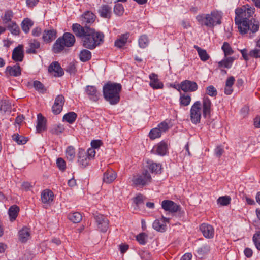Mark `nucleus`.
Returning a JSON list of instances; mask_svg holds the SVG:
<instances>
[{"instance_id": "1", "label": "nucleus", "mask_w": 260, "mask_h": 260, "mask_svg": "<svg viewBox=\"0 0 260 260\" xmlns=\"http://www.w3.org/2000/svg\"><path fill=\"white\" fill-rule=\"evenodd\" d=\"M72 30L77 37L81 39L82 46L85 48L93 50L104 42V33L89 26H82L78 23H74Z\"/></svg>"}, {"instance_id": "2", "label": "nucleus", "mask_w": 260, "mask_h": 260, "mask_svg": "<svg viewBox=\"0 0 260 260\" xmlns=\"http://www.w3.org/2000/svg\"><path fill=\"white\" fill-rule=\"evenodd\" d=\"M121 90L122 85L120 83L108 81L103 87V96L110 105H115L120 102Z\"/></svg>"}, {"instance_id": "3", "label": "nucleus", "mask_w": 260, "mask_h": 260, "mask_svg": "<svg viewBox=\"0 0 260 260\" xmlns=\"http://www.w3.org/2000/svg\"><path fill=\"white\" fill-rule=\"evenodd\" d=\"M223 13L222 11L214 10L208 14H203L196 16V19L201 26L214 28L222 23Z\"/></svg>"}, {"instance_id": "4", "label": "nucleus", "mask_w": 260, "mask_h": 260, "mask_svg": "<svg viewBox=\"0 0 260 260\" xmlns=\"http://www.w3.org/2000/svg\"><path fill=\"white\" fill-rule=\"evenodd\" d=\"M235 24L238 26L240 33L246 34L250 28L249 17H247L246 7L243 6L235 9Z\"/></svg>"}, {"instance_id": "5", "label": "nucleus", "mask_w": 260, "mask_h": 260, "mask_svg": "<svg viewBox=\"0 0 260 260\" xmlns=\"http://www.w3.org/2000/svg\"><path fill=\"white\" fill-rule=\"evenodd\" d=\"M76 39L74 35L70 32H65L62 37H59L52 47L55 53H59L63 51L65 47H71L74 45Z\"/></svg>"}, {"instance_id": "6", "label": "nucleus", "mask_w": 260, "mask_h": 260, "mask_svg": "<svg viewBox=\"0 0 260 260\" xmlns=\"http://www.w3.org/2000/svg\"><path fill=\"white\" fill-rule=\"evenodd\" d=\"M202 111L201 109V102L196 101L191 106L190 109V120L194 124L201 122Z\"/></svg>"}, {"instance_id": "7", "label": "nucleus", "mask_w": 260, "mask_h": 260, "mask_svg": "<svg viewBox=\"0 0 260 260\" xmlns=\"http://www.w3.org/2000/svg\"><path fill=\"white\" fill-rule=\"evenodd\" d=\"M169 126L166 121H164L158 124L157 126L150 130L148 136L151 140H155L161 137L162 133H165L169 129Z\"/></svg>"}, {"instance_id": "8", "label": "nucleus", "mask_w": 260, "mask_h": 260, "mask_svg": "<svg viewBox=\"0 0 260 260\" xmlns=\"http://www.w3.org/2000/svg\"><path fill=\"white\" fill-rule=\"evenodd\" d=\"M201 109L204 118L211 117L213 111V104L211 100L207 95H204L202 99Z\"/></svg>"}, {"instance_id": "9", "label": "nucleus", "mask_w": 260, "mask_h": 260, "mask_svg": "<svg viewBox=\"0 0 260 260\" xmlns=\"http://www.w3.org/2000/svg\"><path fill=\"white\" fill-rule=\"evenodd\" d=\"M133 182L136 185L144 186L151 181V177L149 173L144 171L141 174L135 176L133 178Z\"/></svg>"}, {"instance_id": "10", "label": "nucleus", "mask_w": 260, "mask_h": 260, "mask_svg": "<svg viewBox=\"0 0 260 260\" xmlns=\"http://www.w3.org/2000/svg\"><path fill=\"white\" fill-rule=\"evenodd\" d=\"M151 152L161 156L166 155L168 153V142L162 140L158 143L153 146Z\"/></svg>"}, {"instance_id": "11", "label": "nucleus", "mask_w": 260, "mask_h": 260, "mask_svg": "<svg viewBox=\"0 0 260 260\" xmlns=\"http://www.w3.org/2000/svg\"><path fill=\"white\" fill-rule=\"evenodd\" d=\"M94 216L98 229L102 232H106L109 224L108 219L99 212H96Z\"/></svg>"}, {"instance_id": "12", "label": "nucleus", "mask_w": 260, "mask_h": 260, "mask_svg": "<svg viewBox=\"0 0 260 260\" xmlns=\"http://www.w3.org/2000/svg\"><path fill=\"white\" fill-rule=\"evenodd\" d=\"M85 92L88 98L93 102H96L100 99V93L94 86H86L85 88Z\"/></svg>"}, {"instance_id": "13", "label": "nucleus", "mask_w": 260, "mask_h": 260, "mask_svg": "<svg viewBox=\"0 0 260 260\" xmlns=\"http://www.w3.org/2000/svg\"><path fill=\"white\" fill-rule=\"evenodd\" d=\"M48 72L54 77H61L64 74V71L59 63L57 61L52 62L48 67Z\"/></svg>"}, {"instance_id": "14", "label": "nucleus", "mask_w": 260, "mask_h": 260, "mask_svg": "<svg viewBox=\"0 0 260 260\" xmlns=\"http://www.w3.org/2000/svg\"><path fill=\"white\" fill-rule=\"evenodd\" d=\"M64 102V97L62 95H58L56 96L52 107V111L54 114L57 115L61 112Z\"/></svg>"}, {"instance_id": "15", "label": "nucleus", "mask_w": 260, "mask_h": 260, "mask_svg": "<svg viewBox=\"0 0 260 260\" xmlns=\"http://www.w3.org/2000/svg\"><path fill=\"white\" fill-rule=\"evenodd\" d=\"M162 208L165 211H180L181 207L174 202L165 200L161 202Z\"/></svg>"}, {"instance_id": "16", "label": "nucleus", "mask_w": 260, "mask_h": 260, "mask_svg": "<svg viewBox=\"0 0 260 260\" xmlns=\"http://www.w3.org/2000/svg\"><path fill=\"white\" fill-rule=\"evenodd\" d=\"M150 80L149 86L153 89H161L164 87V84L160 81L158 76L155 73H151L149 75Z\"/></svg>"}, {"instance_id": "17", "label": "nucleus", "mask_w": 260, "mask_h": 260, "mask_svg": "<svg viewBox=\"0 0 260 260\" xmlns=\"http://www.w3.org/2000/svg\"><path fill=\"white\" fill-rule=\"evenodd\" d=\"M57 31L54 29H46L42 34V40L46 43H49L56 39Z\"/></svg>"}, {"instance_id": "18", "label": "nucleus", "mask_w": 260, "mask_h": 260, "mask_svg": "<svg viewBox=\"0 0 260 260\" xmlns=\"http://www.w3.org/2000/svg\"><path fill=\"white\" fill-rule=\"evenodd\" d=\"M182 90L185 92H194L198 88L197 83L194 81L185 80L181 82Z\"/></svg>"}, {"instance_id": "19", "label": "nucleus", "mask_w": 260, "mask_h": 260, "mask_svg": "<svg viewBox=\"0 0 260 260\" xmlns=\"http://www.w3.org/2000/svg\"><path fill=\"white\" fill-rule=\"evenodd\" d=\"M24 58L23 46L19 45L13 50L12 58L15 62H21Z\"/></svg>"}, {"instance_id": "20", "label": "nucleus", "mask_w": 260, "mask_h": 260, "mask_svg": "<svg viewBox=\"0 0 260 260\" xmlns=\"http://www.w3.org/2000/svg\"><path fill=\"white\" fill-rule=\"evenodd\" d=\"M90 160V159L85 153V151L83 149H79L78 153V162L79 165L83 168H85L89 165Z\"/></svg>"}, {"instance_id": "21", "label": "nucleus", "mask_w": 260, "mask_h": 260, "mask_svg": "<svg viewBox=\"0 0 260 260\" xmlns=\"http://www.w3.org/2000/svg\"><path fill=\"white\" fill-rule=\"evenodd\" d=\"M18 240L21 243H26L31 237L29 228L24 226L18 233Z\"/></svg>"}, {"instance_id": "22", "label": "nucleus", "mask_w": 260, "mask_h": 260, "mask_svg": "<svg viewBox=\"0 0 260 260\" xmlns=\"http://www.w3.org/2000/svg\"><path fill=\"white\" fill-rule=\"evenodd\" d=\"M46 130L47 120L41 113H39L37 115L36 131L38 133H41Z\"/></svg>"}, {"instance_id": "23", "label": "nucleus", "mask_w": 260, "mask_h": 260, "mask_svg": "<svg viewBox=\"0 0 260 260\" xmlns=\"http://www.w3.org/2000/svg\"><path fill=\"white\" fill-rule=\"evenodd\" d=\"M170 218L162 217L160 219L154 221L153 223V227L158 231L163 232L166 230V223L169 222Z\"/></svg>"}, {"instance_id": "24", "label": "nucleus", "mask_w": 260, "mask_h": 260, "mask_svg": "<svg viewBox=\"0 0 260 260\" xmlns=\"http://www.w3.org/2000/svg\"><path fill=\"white\" fill-rule=\"evenodd\" d=\"M200 229L205 237L210 239L214 237V230L211 225L203 223L201 225Z\"/></svg>"}, {"instance_id": "25", "label": "nucleus", "mask_w": 260, "mask_h": 260, "mask_svg": "<svg viewBox=\"0 0 260 260\" xmlns=\"http://www.w3.org/2000/svg\"><path fill=\"white\" fill-rule=\"evenodd\" d=\"M40 47V42L36 39H31L28 42V46L26 52L28 54H36Z\"/></svg>"}, {"instance_id": "26", "label": "nucleus", "mask_w": 260, "mask_h": 260, "mask_svg": "<svg viewBox=\"0 0 260 260\" xmlns=\"http://www.w3.org/2000/svg\"><path fill=\"white\" fill-rule=\"evenodd\" d=\"M146 167L152 173L160 174L161 172L162 166L160 163H156L151 160H148Z\"/></svg>"}, {"instance_id": "27", "label": "nucleus", "mask_w": 260, "mask_h": 260, "mask_svg": "<svg viewBox=\"0 0 260 260\" xmlns=\"http://www.w3.org/2000/svg\"><path fill=\"white\" fill-rule=\"evenodd\" d=\"M117 174L116 172L112 169H108L103 175V181L106 183L112 182L116 178Z\"/></svg>"}, {"instance_id": "28", "label": "nucleus", "mask_w": 260, "mask_h": 260, "mask_svg": "<svg viewBox=\"0 0 260 260\" xmlns=\"http://www.w3.org/2000/svg\"><path fill=\"white\" fill-rule=\"evenodd\" d=\"M41 198L43 203L49 204L53 201L54 193L49 189H45L41 193Z\"/></svg>"}, {"instance_id": "29", "label": "nucleus", "mask_w": 260, "mask_h": 260, "mask_svg": "<svg viewBox=\"0 0 260 260\" xmlns=\"http://www.w3.org/2000/svg\"><path fill=\"white\" fill-rule=\"evenodd\" d=\"M129 37V33L126 32L120 35L119 38L115 40L114 45L117 48H121L126 44L127 40Z\"/></svg>"}, {"instance_id": "30", "label": "nucleus", "mask_w": 260, "mask_h": 260, "mask_svg": "<svg viewBox=\"0 0 260 260\" xmlns=\"http://www.w3.org/2000/svg\"><path fill=\"white\" fill-rule=\"evenodd\" d=\"M101 17L105 18H110L111 16V7L108 5H102L99 10Z\"/></svg>"}, {"instance_id": "31", "label": "nucleus", "mask_w": 260, "mask_h": 260, "mask_svg": "<svg viewBox=\"0 0 260 260\" xmlns=\"http://www.w3.org/2000/svg\"><path fill=\"white\" fill-rule=\"evenodd\" d=\"M6 72H8L10 76L17 77L21 75V70L19 64H16L12 67L8 66L6 68Z\"/></svg>"}, {"instance_id": "32", "label": "nucleus", "mask_w": 260, "mask_h": 260, "mask_svg": "<svg viewBox=\"0 0 260 260\" xmlns=\"http://www.w3.org/2000/svg\"><path fill=\"white\" fill-rule=\"evenodd\" d=\"M96 16L90 11H86L82 15V21L86 24H91L94 22Z\"/></svg>"}, {"instance_id": "33", "label": "nucleus", "mask_w": 260, "mask_h": 260, "mask_svg": "<svg viewBox=\"0 0 260 260\" xmlns=\"http://www.w3.org/2000/svg\"><path fill=\"white\" fill-rule=\"evenodd\" d=\"M234 59L233 57H226L218 62L217 69L227 68L230 69L231 68L233 64Z\"/></svg>"}, {"instance_id": "34", "label": "nucleus", "mask_w": 260, "mask_h": 260, "mask_svg": "<svg viewBox=\"0 0 260 260\" xmlns=\"http://www.w3.org/2000/svg\"><path fill=\"white\" fill-rule=\"evenodd\" d=\"M33 25L34 22L28 18H24L21 24L22 29L25 34H28L29 32L30 29Z\"/></svg>"}, {"instance_id": "35", "label": "nucleus", "mask_w": 260, "mask_h": 260, "mask_svg": "<svg viewBox=\"0 0 260 260\" xmlns=\"http://www.w3.org/2000/svg\"><path fill=\"white\" fill-rule=\"evenodd\" d=\"M92 57L91 52L87 49L82 50L79 54V58L81 61L86 62L91 59Z\"/></svg>"}, {"instance_id": "36", "label": "nucleus", "mask_w": 260, "mask_h": 260, "mask_svg": "<svg viewBox=\"0 0 260 260\" xmlns=\"http://www.w3.org/2000/svg\"><path fill=\"white\" fill-rule=\"evenodd\" d=\"M68 219L74 223H78L82 219L81 212H70L68 215Z\"/></svg>"}, {"instance_id": "37", "label": "nucleus", "mask_w": 260, "mask_h": 260, "mask_svg": "<svg viewBox=\"0 0 260 260\" xmlns=\"http://www.w3.org/2000/svg\"><path fill=\"white\" fill-rule=\"evenodd\" d=\"M191 98L189 94L180 93L179 98L180 105L183 106H188L191 102Z\"/></svg>"}, {"instance_id": "38", "label": "nucleus", "mask_w": 260, "mask_h": 260, "mask_svg": "<svg viewBox=\"0 0 260 260\" xmlns=\"http://www.w3.org/2000/svg\"><path fill=\"white\" fill-rule=\"evenodd\" d=\"M194 48L197 51L198 55L201 60L206 61L209 59V56L205 50L201 49L197 45H194Z\"/></svg>"}, {"instance_id": "39", "label": "nucleus", "mask_w": 260, "mask_h": 260, "mask_svg": "<svg viewBox=\"0 0 260 260\" xmlns=\"http://www.w3.org/2000/svg\"><path fill=\"white\" fill-rule=\"evenodd\" d=\"M77 117L76 113L74 112H70L63 116V120L68 122L70 124H72L76 120Z\"/></svg>"}, {"instance_id": "40", "label": "nucleus", "mask_w": 260, "mask_h": 260, "mask_svg": "<svg viewBox=\"0 0 260 260\" xmlns=\"http://www.w3.org/2000/svg\"><path fill=\"white\" fill-rule=\"evenodd\" d=\"M12 139L14 141L16 142L19 145H22L25 144L28 139L27 137L19 135L18 134H15L12 136Z\"/></svg>"}, {"instance_id": "41", "label": "nucleus", "mask_w": 260, "mask_h": 260, "mask_svg": "<svg viewBox=\"0 0 260 260\" xmlns=\"http://www.w3.org/2000/svg\"><path fill=\"white\" fill-rule=\"evenodd\" d=\"M7 28L12 34L15 35H18L19 34V27L15 21H13L11 22V23H9L7 25Z\"/></svg>"}, {"instance_id": "42", "label": "nucleus", "mask_w": 260, "mask_h": 260, "mask_svg": "<svg viewBox=\"0 0 260 260\" xmlns=\"http://www.w3.org/2000/svg\"><path fill=\"white\" fill-rule=\"evenodd\" d=\"M66 156L67 159L69 161H72L75 157V149L72 146H68L66 150Z\"/></svg>"}, {"instance_id": "43", "label": "nucleus", "mask_w": 260, "mask_h": 260, "mask_svg": "<svg viewBox=\"0 0 260 260\" xmlns=\"http://www.w3.org/2000/svg\"><path fill=\"white\" fill-rule=\"evenodd\" d=\"M13 17V13L11 10H8L5 12L4 16L2 17V20L4 24H8L13 21H12Z\"/></svg>"}, {"instance_id": "44", "label": "nucleus", "mask_w": 260, "mask_h": 260, "mask_svg": "<svg viewBox=\"0 0 260 260\" xmlns=\"http://www.w3.org/2000/svg\"><path fill=\"white\" fill-rule=\"evenodd\" d=\"M231 201V198L229 196L220 197L217 200L218 205L221 206H228Z\"/></svg>"}, {"instance_id": "45", "label": "nucleus", "mask_w": 260, "mask_h": 260, "mask_svg": "<svg viewBox=\"0 0 260 260\" xmlns=\"http://www.w3.org/2000/svg\"><path fill=\"white\" fill-rule=\"evenodd\" d=\"M221 49L224 52L225 57L231 55L234 53V50L232 48L230 44L224 42L222 46Z\"/></svg>"}, {"instance_id": "46", "label": "nucleus", "mask_w": 260, "mask_h": 260, "mask_svg": "<svg viewBox=\"0 0 260 260\" xmlns=\"http://www.w3.org/2000/svg\"><path fill=\"white\" fill-rule=\"evenodd\" d=\"M33 86L35 89L40 93H44L46 91V89L44 85L39 81H34L33 82Z\"/></svg>"}, {"instance_id": "47", "label": "nucleus", "mask_w": 260, "mask_h": 260, "mask_svg": "<svg viewBox=\"0 0 260 260\" xmlns=\"http://www.w3.org/2000/svg\"><path fill=\"white\" fill-rule=\"evenodd\" d=\"M139 47L141 48H146L149 44V39L146 35H142L138 40Z\"/></svg>"}, {"instance_id": "48", "label": "nucleus", "mask_w": 260, "mask_h": 260, "mask_svg": "<svg viewBox=\"0 0 260 260\" xmlns=\"http://www.w3.org/2000/svg\"><path fill=\"white\" fill-rule=\"evenodd\" d=\"M64 131V127L63 125L59 124L55 125L51 129V133L53 134L59 135L62 134Z\"/></svg>"}, {"instance_id": "49", "label": "nucleus", "mask_w": 260, "mask_h": 260, "mask_svg": "<svg viewBox=\"0 0 260 260\" xmlns=\"http://www.w3.org/2000/svg\"><path fill=\"white\" fill-rule=\"evenodd\" d=\"M210 250V246L206 244L198 248L197 253L199 256H202L208 253Z\"/></svg>"}, {"instance_id": "50", "label": "nucleus", "mask_w": 260, "mask_h": 260, "mask_svg": "<svg viewBox=\"0 0 260 260\" xmlns=\"http://www.w3.org/2000/svg\"><path fill=\"white\" fill-rule=\"evenodd\" d=\"M206 93L210 96L215 97L217 95V91L213 85H210L206 87Z\"/></svg>"}, {"instance_id": "51", "label": "nucleus", "mask_w": 260, "mask_h": 260, "mask_svg": "<svg viewBox=\"0 0 260 260\" xmlns=\"http://www.w3.org/2000/svg\"><path fill=\"white\" fill-rule=\"evenodd\" d=\"M124 8L122 4H117L115 5L114 8V13L118 16H121L124 13Z\"/></svg>"}, {"instance_id": "52", "label": "nucleus", "mask_w": 260, "mask_h": 260, "mask_svg": "<svg viewBox=\"0 0 260 260\" xmlns=\"http://www.w3.org/2000/svg\"><path fill=\"white\" fill-rule=\"evenodd\" d=\"M252 239L256 248L260 250V231L254 234Z\"/></svg>"}, {"instance_id": "53", "label": "nucleus", "mask_w": 260, "mask_h": 260, "mask_svg": "<svg viewBox=\"0 0 260 260\" xmlns=\"http://www.w3.org/2000/svg\"><path fill=\"white\" fill-rule=\"evenodd\" d=\"M147 235L144 233H141L136 236V240L142 245L146 244L147 241Z\"/></svg>"}, {"instance_id": "54", "label": "nucleus", "mask_w": 260, "mask_h": 260, "mask_svg": "<svg viewBox=\"0 0 260 260\" xmlns=\"http://www.w3.org/2000/svg\"><path fill=\"white\" fill-rule=\"evenodd\" d=\"M56 165L59 169L62 171H64L66 169V161L61 157L57 159Z\"/></svg>"}, {"instance_id": "55", "label": "nucleus", "mask_w": 260, "mask_h": 260, "mask_svg": "<svg viewBox=\"0 0 260 260\" xmlns=\"http://www.w3.org/2000/svg\"><path fill=\"white\" fill-rule=\"evenodd\" d=\"M249 26H250V28L248 30V31L249 30H250V31L252 33L256 32L259 29V27L258 23L257 22H256L254 20V22L253 23H252V20H250Z\"/></svg>"}, {"instance_id": "56", "label": "nucleus", "mask_w": 260, "mask_h": 260, "mask_svg": "<svg viewBox=\"0 0 260 260\" xmlns=\"http://www.w3.org/2000/svg\"><path fill=\"white\" fill-rule=\"evenodd\" d=\"M66 72L70 74H75L77 72L76 68L74 63H70L67 66Z\"/></svg>"}, {"instance_id": "57", "label": "nucleus", "mask_w": 260, "mask_h": 260, "mask_svg": "<svg viewBox=\"0 0 260 260\" xmlns=\"http://www.w3.org/2000/svg\"><path fill=\"white\" fill-rule=\"evenodd\" d=\"M42 34V28L39 26L35 27L31 31V35L35 37H40Z\"/></svg>"}, {"instance_id": "58", "label": "nucleus", "mask_w": 260, "mask_h": 260, "mask_svg": "<svg viewBox=\"0 0 260 260\" xmlns=\"http://www.w3.org/2000/svg\"><path fill=\"white\" fill-rule=\"evenodd\" d=\"M224 152V149L221 145L217 146L214 150L215 155L218 158H220L221 156Z\"/></svg>"}, {"instance_id": "59", "label": "nucleus", "mask_w": 260, "mask_h": 260, "mask_svg": "<svg viewBox=\"0 0 260 260\" xmlns=\"http://www.w3.org/2000/svg\"><path fill=\"white\" fill-rule=\"evenodd\" d=\"M249 56L255 58H260V50L257 49L251 50L249 52Z\"/></svg>"}, {"instance_id": "60", "label": "nucleus", "mask_w": 260, "mask_h": 260, "mask_svg": "<svg viewBox=\"0 0 260 260\" xmlns=\"http://www.w3.org/2000/svg\"><path fill=\"white\" fill-rule=\"evenodd\" d=\"M103 144V142L100 140H94L91 142V145L92 148L98 149Z\"/></svg>"}, {"instance_id": "61", "label": "nucleus", "mask_w": 260, "mask_h": 260, "mask_svg": "<svg viewBox=\"0 0 260 260\" xmlns=\"http://www.w3.org/2000/svg\"><path fill=\"white\" fill-rule=\"evenodd\" d=\"M11 106L8 104H7L6 102L2 103L0 105V111H3L6 112L7 111H10Z\"/></svg>"}, {"instance_id": "62", "label": "nucleus", "mask_w": 260, "mask_h": 260, "mask_svg": "<svg viewBox=\"0 0 260 260\" xmlns=\"http://www.w3.org/2000/svg\"><path fill=\"white\" fill-rule=\"evenodd\" d=\"M245 7H246V12H247V17H249V18L252 16L253 14L254 13L255 9L253 7H250L249 5H244Z\"/></svg>"}, {"instance_id": "63", "label": "nucleus", "mask_w": 260, "mask_h": 260, "mask_svg": "<svg viewBox=\"0 0 260 260\" xmlns=\"http://www.w3.org/2000/svg\"><path fill=\"white\" fill-rule=\"evenodd\" d=\"M145 199V197L142 194H139L134 199V202L137 205H139L143 203Z\"/></svg>"}, {"instance_id": "64", "label": "nucleus", "mask_w": 260, "mask_h": 260, "mask_svg": "<svg viewBox=\"0 0 260 260\" xmlns=\"http://www.w3.org/2000/svg\"><path fill=\"white\" fill-rule=\"evenodd\" d=\"M85 153L87 154V155L89 156L90 159L93 158L95 155V151L92 148H89L87 151H85Z\"/></svg>"}]
</instances>
